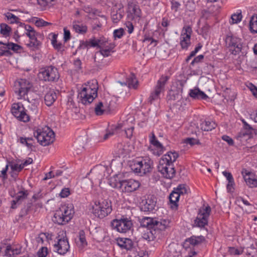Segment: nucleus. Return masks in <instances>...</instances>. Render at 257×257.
Listing matches in <instances>:
<instances>
[{
  "mask_svg": "<svg viewBox=\"0 0 257 257\" xmlns=\"http://www.w3.org/2000/svg\"><path fill=\"white\" fill-rule=\"evenodd\" d=\"M222 139L223 140L226 142L230 146H232L234 144L233 140L228 136L224 135L222 137Z\"/></svg>",
  "mask_w": 257,
  "mask_h": 257,
  "instance_id": "nucleus-61",
  "label": "nucleus"
},
{
  "mask_svg": "<svg viewBox=\"0 0 257 257\" xmlns=\"http://www.w3.org/2000/svg\"><path fill=\"white\" fill-rule=\"evenodd\" d=\"M38 76L40 80L49 82L56 81L59 78L57 69L52 66L42 68Z\"/></svg>",
  "mask_w": 257,
  "mask_h": 257,
  "instance_id": "nucleus-9",
  "label": "nucleus"
},
{
  "mask_svg": "<svg viewBox=\"0 0 257 257\" xmlns=\"http://www.w3.org/2000/svg\"><path fill=\"white\" fill-rule=\"evenodd\" d=\"M243 178L246 184L250 188H254L257 186V180L251 178V174L250 172H247L246 171L242 172Z\"/></svg>",
  "mask_w": 257,
  "mask_h": 257,
  "instance_id": "nucleus-25",
  "label": "nucleus"
},
{
  "mask_svg": "<svg viewBox=\"0 0 257 257\" xmlns=\"http://www.w3.org/2000/svg\"><path fill=\"white\" fill-rule=\"evenodd\" d=\"M54 249L60 254H65L69 250L70 246L68 239L65 235L62 234V236L59 235L57 243L54 245Z\"/></svg>",
  "mask_w": 257,
  "mask_h": 257,
  "instance_id": "nucleus-14",
  "label": "nucleus"
},
{
  "mask_svg": "<svg viewBox=\"0 0 257 257\" xmlns=\"http://www.w3.org/2000/svg\"><path fill=\"white\" fill-rule=\"evenodd\" d=\"M122 125L120 124H118L117 125H112L106 131V134L104 135L103 140L108 139L110 137L117 133L118 130L120 129Z\"/></svg>",
  "mask_w": 257,
  "mask_h": 257,
  "instance_id": "nucleus-31",
  "label": "nucleus"
},
{
  "mask_svg": "<svg viewBox=\"0 0 257 257\" xmlns=\"http://www.w3.org/2000/svg\"><path fill=\"white\" fill-rule=\"evenodd\" d=\"M18 141L22 145L31 149L33 146L34 140L32 138L20 137Z\"/></svg>",
  "mask_w": 257,
  "mask_h": 257,
  "instance_id": "nucleus-38",
  "label": "nucleus"
},
{
  "mask_svg": "<svg viewBox=\"0 0 257 257\" xmlns=\"http://www.w3.org/2000/svg\"><path fill=\"white\" fill-rule=\"evenodd\" d=\"M124 34V31L122 28L115 30L113 32V37L115 39H120Z\"/></svg>",
  "mask_w": 257,
  "mask_h": 257,
  "instance_id": "nucleus-52",
  "label": "nucleus"
},
{
  "mask_svg": "<svg viewBox=\"0 0 257 257\" xmlns=\"http://www.w3.org/2000/svg\"><path fill=\"white\" fill-rule=\"evenodd\" d=\"M92 209V213L96 217L103 218L109 215L112 210L111 201L108 199L95 201Z\"/></svg>",
  "mask_w": 257,
  "mask_h": 257,
  "instance_id": "nucleus-3",
  "label": "nucleus"
},
{
  "mask_svg": "<svg viewBox=\"0 0 257 257\" xmlns=\"http://www.w3.org/2000/svg\"><path fill=\"white\" fill-rule=\"evenodd\" d=\"M104 171L105 169L103 167H100V168H96L92 171L91 173L94 178V181L97 180L99 184H100L101 181L104 176Z\"/></svg>",
  "mask_w": 257,
  "mask_h": 257,
  "instance_id": "nucleus-27",
  "label": "nucleus"
},
{
  "mask_svg": "<svg viewBox=\"0 0 257 257\" xmlns=\"http://www.w3.org/2000/svg\"><path fill=\"white\" fill-rule=\"evenodd\" d=\"M95 112L96 115H100L106 110L102 102H99L95 106Z\"/></svg>",
  "mask_w": 257,
  "mask_h": 257,
  "instance_id": "nucleus-48",
  "label": "nucleus"
},
{
  "mask_svg": "<svg viewBox=\"0 0 257 257\" xmlns=\"http://www.w3.org/2000/svg\"><path fill=\"white\" fill-rule=\"evenodd\" d=\"M111 225L113 229L120 233H126L133 227V222L130 217L122 216L112 220Z\"/></svg>",
  "mask_w": 257,
  "mask_h": 257,
  "instance_id": "nucleus-8",
  "label": "nucleus"
},
{
  "mask_svg": "<svg viewBox=\"0 0 257 257\" xmlns=\"http://www.w3.org/2000/svg\"><path fill=\"white\" fill-rule=\"evenodd\" d=\"M73 64L77 71H79L81 69L82 63L80 60L79 59L75 60Z\"/></svg>",
  "mask_w": 257,
  "mask_h": 257,
  "instance_id": "nucleus-62",
  "label": "nucleus"
},
{
  "mask_svg": "<svg viewBox=\"0 0 257 257\" xmlns=\"http://www.w3.org/2000/svg\"><path fill=\"white\" fill-rule=\"evenodd\" d=\"M5 17L7 19V20L10 23V24H14V23H19L20 19L14 15L13 14L8 12L4 14Z\"/></svg>",
  "mask_w": 257,
  "mask_h": 257,
  "instance_id": "nucleus-43",
  "label": "nucleus"
},
{
  "mask_svg": "<svg viewBox=\"0 0 257 257\" xmlns=\"http://www.w3.org/2000/svg\"><path fill=\"white\" fill-rule=\"evenodd\" d=\"M12 29L7 24L2 23L0 25L1 34L4 37H8L10 36Z\"/></svg>",
  "mask_w": 257,
  "mask_h": 257,
  "instance_id": "nucleus-39",
  "label": "nucleus"
},
{
  "mask_svg": "<svg viewBox=\"0 0 257 257\" xmlns=\"http://www.w3.org/2000/svg\"><path fill=\"white\" fill-rule=\"evenodd\" d=\"M38 38L36 37L30 40L29 43L27 44V46L33 50L39 49L41 46V42L38 40Z\"/></svg>",
  "mask_w": 257,
  "mask_h": 257,
  "instance_id": "nucleus-36",
  "label": "nucleus"
},
{
  "mask_svg": "<svg viewBox=\"0 0 257 257\" xmlns=\"http://www.w3.org/2000/svg\"><path fill=\"white\" fill-rule=\"evenodd\" d=\"M143 42H150V44H154V46H156L158 44V41L154 39L152 37L147 36H145V38L143 40Z\"/></svg>",
  "mask_w": 257,
  "mask_h": 257,
  "instance_id": "nucleus-56",
  "label": "nucleus"
},
{
  "mask_svg": "<svg viewBox=\"0 0 257 257\" xmlns=\"http://www.w3.org/2000/svg\"><path fill=\"white\" fill-rule=\"evenodd\" d=\"M11 168L13 172H16V173H18L20 172L23 168V166L21 164L13 163L11 165ZM16 176L18 175L17 173L15 174Z\"/></svg>",
  "mask_w": 257,
  "mask_h": 257,
  "instance_id": "nucleus-51",
  "label": "nucleus"
},
{
  "mask_svg": "<svg viewBox=\"0 0 257 257\" xmlns=\"http://www.w3.org/2000/svg\"><path fill=\"white\" fill-rule=\"evenodd\" d=\"M168 79V76H163L158 80L154 89L148 98V103L152 104L153 101L160 99L161 93L164 91V86Z\"/></svg>",
  "mask_w": 257,
  "mask_h": 257,
  "instance_id": "nucleus-11",
  "label": "nucleus"
},
{
  "mask_svg": "<svg viewBox=\"0 0 257 257\" xmlns=\"http://www.w3.org/2000/svg\"><path fill=\"white\" fill-rule=\"evenodd\" d=\"M185 143L189 144L191 146H193L196 144H200L199 140L194 138H187L185 140Z\"/></svg>",
  "mask_w": 257,
  "mask_h": 257,
  "instance_id": "nucleus-55",
  "label": "nucleus"
},
{
  "mask_svg": "<svg viewBox=\"0 0 257 257\" xmlns=\"http://www.w3.org/2000/svg\"><path fill=\"white\" fill-rule=\"evenodd\" d=\"M156 205V201H152L151 199H147L145 204V209L148 211H153Z\"/></svg>",
  "mask_w": 257,
  "mask_h": 257,
  "instance_id": "nucleus-49",
  "label": "nucleus"
},
{
  "mask_svg": "<svg viewBox=\"0 0 257 257\" xmlns=\"http://www.w3.org/2000/svg\"><path fill=\"white\" fill-rule=\"evenodd\" d=\"M5 45L6 46V48L7 49L13 50L14 52L17 53L19 52V51L22 49L21 46L12 42L5 44Z\"/></svg>",
  "mask_w": 257,
  "mask_h": 257,
  "instance_id": "nucleus-47",
  "label": "nucleus"
},
{
  "mask_svg": "<svg viewBox=\"0 0 257 257\" xmlns=\"http://www.w3.org/2000/svg\"><path fill=\"white\" fill-rule=\"evenodd\" d=\"M22 27H23L25 30H26V35H27L28 34H30L31 33V32H33L34 30L33 28H32L30 25H25V24H22Z\"/></svg>",
  "mask_w": 257,
  "mask_h": 257,
  "instance_id": "nucleus-59",
  "label": "nucleus"
},
{
  "mask_svg": "<svg viewBox=\"0 0 257 257\" xmlns=\"http://www.w3.org/2000/svg\"><path fill=\"white\" fill-rule=\"evenodd\" d=\"M205 240L203 236H192L186 239V241L189 242L191 244L195 246L200 244Z\"/></svg>",
  "mask_w": 257,
  "mask_h": 257,
  "instance_id": "nucleus-37",
  "label": "nucleus"
},
{
  "mask_svg": "<svg viewBox=\"0 0 257 257\" xmlns=\"http://www.w3.org/2000/svg\"><path fill=\"white\" fill-rule=\"evenodd\" d=\"M184 87V83L181 81H178L174 83L169 92L170 98L173 100L178 99L181 96Z\"/></svg>",
  "mask_w": 257,
  "mask_h": 257,
  "instance_id": "nucleus-17",
  "label": "nucleus"
},
{
  "mask_svg": "<svg viewBox=\"0 0 257 257\" xmlns=\"http://www.w3.org/2000/svg\"><path fill=\"white\" fill-rule=\"evenodd\" d=\"M226 44L229 51L233 55H238L242 49V40L236 36H227L226 38Z\"/></svg>",
  "mask_w": 257,
  "mask_h": 257,
  "instance_id": "nucleus-10",
  "label": "nucleus"
},
{
  "mask_svg": "<svg viewBox=\"0 0 257 257\" xmlns=\"http://www.w3.org/2000/svg\"><path fill=\"white\" fill-rule=\"evenodd\" d=\"M179 157L176 152H169L161 158L158 166V170L166 178L171 179L175 174L174 163Z\"/></svg>",
  "mask_w": 257,
  "mask_h": 257,
  "instance_id": "nucleus-2",
  "label": "nucleus"
},
{
  "mask_svg": "<svg viewBox=\"0 0 257 257\" xmlns=\"http://www.w3.org/2000/svg\"><path fill=\"white\" fill-rule=\"evenodd\" d=\"M192 31L189 26H184L181 31L180 44L183 49H187L191 44L190 38Z\"/></svg>",
  "mask_w": 257,
  "mask_h": 257,
  "instance_id": "nucleus-15",
  "label": "nucleus"
},
{
  "mask_svg": "<svg viewBox=\"0 0 257 257\" xmlns=\"http://www.w3.org/2000/svg\"><path fill=\"white\" fill-rule=\"evenodd\" d=\"M151 135L152 136L150 138V142L155 148L154 150L152 149L153 153L156 156H159L163 153L165 148L158 141L154 133H152Z\"/></svg>",
  "mask_w": 257,
  "mask_h": 257,
  "instance_id": "nucleus-18",
  "label": "nucleus"
},
{
  "mask_svg": "<svg viewBox=\"0 0 257 257\" xmlns=\"http://www.w3.org/2000/svg\"><path fill=\"white\" fill-rule=\"evenodd\" d=\"M28 195L27 191H19L16 195L15 200H14L12 204V208H15L17 203H19L22 200L25 199Z\"/></svg>",
  "mask_w": 257,
  "mask_h": 257,
  "instance_id": "nucleus-32",
  "label": "nucleus"
},
{
  "mask_svg": "<svg viewBox=\"0 0 257 257\" xmlns=\"http://www.w3.org/2000/svg\"><path fill=\"white\" fill-rule=\"evenodd\" d=\"M21 250L22 247L20 245H8L5 250V255L7 257H12L15 255L20 254Z\"/></svg>",
  "mask_w": 257,
  "mask_h": 257,
  "instance_id": "nucleus-23",
  "label": "nucleus"
},
{
  "mask_svg": "<svg viewBox=\"0 0 257 257\" xmlns=\"http://www.w3.org/2000/svg\"><path fill=\"white\" fill-rule=\"evenodd\" d=\"M26 100H27L29 103L28 105V107L33 111L36 112L37 110L38 105L39 104V100L37 97L31 98L27 96Z\"/></svg>",
  "mask_w": 257,
  "mask_h": 257,
  "instance_id": "nucleus-33",
  "label": "nucleus"
},
{
  "mask_svg": "<svg viewBox=\"0 0 257 257\" xmlns=\"http://www.w3.org/2000/svg\"><path fill=\"white\" fill-rule=\"evenodd\" d=\"M107 43L106 41H104L105 45L103 47L100 48V50L99 52H97L95 53L94 56V61H96V56L102 55L103 57H108L110 55V52L112 49L113 48L112 45L110 46L109 47H107L106 46V44Z\"/></svg>",
  "mask_w": 257,
  "mask_h": 257,
  "instance_id": "nucleus-26",
  "label": "nucleus"
},
{
  "mask_svg": "<svg viewBox=\"0 0 257 257\" xmlns=\"http://www.w3.org/2000/svg\"><path fill=\"white\" fill-rule=\"evenodd\" d=\"M88 41L89 47L101 48L105 45L104 41L102 40L90 39Z\"/></svg>",
  "mask_w": 257,
  "mask_h": 257,
  "instance_id": "nucleus-45",
  "label": "nucleus"
},
{
  "mask_svg": "<svg viewBox=\"0 0 257 257\" xmlns=\"http://www.w3.org/2000/svg\"><path fill=\"white\" fill-rule=\"evenodd\" d=\"M117 245L122 250H131L134 246L133 241L128 238L118 237L115 240Z\"/></svg>",
  "mask_w": 257,
  "mask_h": 257,
  "instance_id": "nucleus-19",
  "label": "nucleus"
},
{
  "mask_svg": "<svg viewBox=\"0 0 257 257\" xmlns=\"http://www.w3.org/2000/svg\"><path fill=\"white\" fill-rule=\"evenodd\" d=\"M216 124L213 121L204 120L200 124V128L204 131H210L215 128Z\"/></svg>",
  "mask_w": 257,
  "mask_h": 257,
  "instance_id": "nucleus-30",
  "label": "nucleus"
},
{
  "mask_svg": "<svg viewBox=\"0 0 257 257\" xmlns=\"http://www.w3.org/2000/svg\"><path fill=\"white\" fill-rule=\"evenodd\" d=\"M57 98L56 93L53 90L49 91L45 95V103L48 106H51Z\"/></svg>",
  "mask_w": 257,
  "mask_h": 257,
  "instance_id": "nucleus-29",
  "label": "nucleus"
},
{
  "mask_svg": "<svg viewBox=\"0 0 257 257\" xmlns=\"http://www.w3.org/2000/svg\"><path fill=\"white\" fill-rule=\"evenodd\" d=\"M228 251L230 254L232 255H240L243 253L242 249H239L233 247H230L229 248Z\"/></svg>",
  "mask_w": 257,
  "mask_h": 257,
  "instance_id": "nucleus-54",
  "label": "nucleus"
},
{
  "mask_svg": "<svg viewBox=\"0 0 257 257\" xmlns=\"http://www.w3.org/2000/svg\"><path fill=\"white\" fill-rule=\"evenodd\" d=\"M98 89V82L96 79L88 81L78 89V102L84 105L90 104L97 97Z\"/></svg>",
  "mask_w": 257,
  "mask_h": 257,
  "instance_id": "nucleus-1",
  "label": "nucleus"
},
{
  "mask_svg": "<svg viewBox=\"0 0 257 257\" xmlns=\"http://www.w3.org/2000/svg\"><path fill=\"white\" fill-rule=\"evenodd\" d=\"M59 209L64 214L66 221L69 222L72 218L74 211L72 204L61 206Z\"/></svg>",
  "mask_w": 257,
  "mask_h": 257,
  "instance_id": "nucleus-20",
  "label": "nucleus"
},
{
  "mask_svg": "<svg viewBox=\"0 0 257 257\" xmlns=\"http://www.w3.org/2000/svg\"><path fill=\"white\" fill-rule=\"evenodd\" d=\"M119 187L122 188L125 192L130 193L137 190L140 186L139 181L134 180H123L118 183Z\"/></svg>",
  "mask_w": 257,
  "mask_h": 257,
  "instance_id": "nucleus-16",
  "label": "nucleus"
},
{
  "mask_svg": "<svg viewBox=\"0 0 257 257\" xmlns=\"http://www.w3.org/2000/svg\"><path fill=\"white\" fill-rule=\"evenodd\" d=\"M52 220L54 222L60 225L68 222V221H66L64 214L61 212V210H59V209L55 211Z\"/></svg>",
  "mask_w": 257,
  "mask_h": 257,
  "instance_id": "nucleus-28",
  "label": "nucleus"
},
{
  "mask_svg": "<svg viewBox=\"0 0 257 257\" xmlns=\"http://www.w3.org/2000/svg\"><path fill=\"white\" fill-rule=\"evenodd\" d=\"M170 224L168 219H164L160 221L155 218L145 217L141 219V225L144 227L153 228L154 232H157L159 230H164Z\"/></svg>",
  "mask_w": 257,
  "mask_h": 257,
  "instance_id": "nucleus-5",
  "label": "nucleus"
},
{
  "mask_svg": "<svg viewBox=\"0 0 257 257\" xmlns=\"http://www.w3.org/2000/svg\"><path fill=\"white\" fill-rule=\"evenodd\" d=\"M141 11L139 7L134 4H129L127 10V17L133 20L140 16Z\"/></svg>",
  "mask_w": 257,
  "mask_h": 257,
  "instance_id": "nucleus-21",
  "label": "nucleus"
},
{
  "mask_svg": "<svg viewBox=\"0 0 257 257\" xmlns=\"http://www.w3.org/2000/svg\"><path fill=\"white\" fill-rule=\"evenodd\" d=\"M210 212L211 208L209 206L200 208L194 221L196 226L199 227H203L207 225Z\"/></svg>",
  "mask_w": 257,
  "mask_h": 257,
  "instance_id": "nucleus-12",
  "label": "nucleus"
},
{
  "mask_svg": "<svg viewBox=\"0 0 257 257\" xmlns=\"http://www.w3.org/2000/svg\"><path fill=\"white\" fill-rule=\"evenodd\" d=\"M32 87V83L25 79H18L14 83V91L18 95V99L26 100L29 92Z\"/></svg>",
  "mask_w": 257,
  "mask_h": 257,
  "instance_id": "nucleus-7",
  "label": "nucleus"
},
{
  "mask_svg": "<svg viewBox=\"0 0 257 257\" xmlns=\"http://www.w3.org/2000/svg\"><path fill=\"white\" fill-rule=\"evenodd\" d=\"M152 165V161L149 158H145L135 160L131 165V169L142 176L151 172Z\"/></svg>",
  "mask_w": 257,
  "mask_h": 257,
  "instance_id": "nucleus-6",
  "label": "nucleus"
},
{
  "mask_svg": "<svg viewBox=\"0 0 257 257\" xmlns=\"http://www.w3.org/2000/svg\"><path fill=\"white\" fill-rule=\"evenodd\" d=\"M74 30L79 34H84L87 31V27L86 25L74 22L73 24Z\"/></svg>",
  "mask_w": 257,
  "mask_h": 257,
  "instance_id": "nucleus-35",
  "label": "nucleus"
},
{
  "mask_svg": "<svg viewBox=\"0 0 257 257\" xmlns=\"http://www.w3.org/2000/svg\"><path fill=\"white\" fill-rule=\"evenodd\" d=\"M26 110L21 103H15L12 105L11 112L19 120L23 122H28L30 116L27 113Z\"/></svg>",
  "mask_w": 257,
  "mask_h": 257,
  "instance_id": "nucleus-13",
  "label": "nucleus"
},
{
  "mask_svg": "<svg viewBox=\"0 0 257 257\" xmlns=\"http://www.w3.org/2000/svg\"><path fill=\"white\" fill-rule=\"evenodd\" d=\"M242 19L241 13H238L237 14H234L231 15V19L229 20V23L231 25L237 24L239 23Z\"/></svg>",
  "mask_w": 257,
  "mask_h": 257,
  "instance_id": "nucleus-46",
  "label": "nucleus"
},
{
  "mask_svg": "<svg viewBox=\"0 0 257 257\" xmlns=\"http://www.w3.org/2000/svg\"><path fill=\"white\" fill-rule=\"evenodd\" d=\"M34 135L38 143L43 146L50 145L55 139L54 133L48 127L38 129L34 133Z\"/></svg>",
  "mask_w": 257,
  "mask_h": 257,
  "instance_id": "nucleus-4",
  "label": "nucleus"
},
{
  "mask_svg": "<svg viewBox=\"0 0 257 257\" xmlns=\"http://www.w3.org/2000/svg\"><path fill=\"white\" fill-rule=\"evenodd\" d=\"M180 196L174 190L169 195V205L173 210H177L178 207V201Z\"/></svg>",
  "mask_w": 257,
  "mask_h": 257,
  "instance_id": "nucleus-24",
  "label": "nucleus"
},
{
  "mask_svg": "<svg viewBox=\"0 0 257 257\" xmlns=\"http://www.w3.org/2000/svg\"><path fill=\"white\" fill-rule=\"evenodd\" d=\"M174 190L180 196H183L188 192V189L186 185L181 184L177 186L176 188H174Z\"/></svg>",
  "mask_w": 257,
  "mask_h": 257,
  "instance_id": "nucleus-44",
  "label": "nucleus"
},
{
  "mask_svg": "<svg viewBox=\"0 0 257 257\" xmlns=\"http://www.w3.org/2000/svg\"><path fill=\"white\" fill-rule=\"evenodd\" d=\"M48 254V249L46 247H42L37 252L38 257H46Z\"/></svg>",
  "mask_w": 257,
  "mask_h": 257,
  "instance_id": "nucleus-53",
  "label": "nucleus"
},
{
  "mask_svg": "<svg viewBox=\"0 0 257 257\" xmlns=\"http://www.w3.org/2000/svg\"><path fill=\"white\" fill-rule=\"evenodd\" d=\"M204 58V55H199L195 57L191 63V65H194L195 63H198L201 62Z\"/></svg>",
  "mask_w": 257,
  "mask_h": 257,
  "instance_id": "nucleus-63",
  "label": "nucleus"
},
{
  "mask_svg": "<svg viewBox=\"0 0 257 257\" xmlns=\"http://www.w3.org/2000/svg\"><path fill=\"white\" fill-rule=\"evenodd\" d=\"M89 47V44L88 41H80V44L79 47H78L77 49H88Z\"/></svg>",
  "mask_w": 257,
  "mask_h": 257,
  "instance_id": "nucleus-57",
  "label": "nucleus"
},
{
  "mask_svg": "<svg viewBox=\"0 0 257 257\" xmlns=\"http://www.w3.org/2000/svg\"><path fill=\"white\" fill-rule=\"evenodd\" d=\"M27 36L29 38L30 40H31L34 38L41 36V34L37 33L35 30H34L33 32H31V33L28 34Z\"/></svg>",
  "mask_w": 257,
  "mask_h": 257,
  "instance_id": "nucleus-64",
  "label": "nucleus"
},
{
  "mask_svg": "<svg viewBox=\"0 0 257 257\" xmlns=\"http://www.w3.org/2000/svg\"><path fill=\"white\" fill-rule=\"evenodd\" d=\"M249 29L251 33H257V15L251 17L249 22Z\"/></svg>",
  "mask_w": 257,
  "mask_h": 257,
  "instance_id": "nucleus-42",
  "label": "nucleus"
},
{
  "mask_svg": "<svg viewBox=\"0 0 257 257\" xmlns=\"http://www.w3.org/2000/svg\"><path fill=\"white\" fill-rule=\"evenodd\" d=\"M123 15L120 12L113 11L111 14V19L113 23H117L122 18Z\"/></svg>",
  "mask_w": 257,
  "mask_h": 257,
  "instance_id": "nucleus-50",
  "label": "nucleus"
},
{
  "mask_svg": "<svg viewBox=\"0 0 257 257\" xmlns=\"http://www.w3.org/2000/svg\"><path fill=\"white\" fill-rule=\"evenodd\" d=\"M69 194V189L68 188H64L61 190L60 193V196L62 198H65L68 197Z\"/></svg>",
  "mask_w": 257,
  "mask_h": 257,
  "instance_id": "nucleus-60",
  "label": "nucleus"
},
{
  "mask_svg": "<svg viewBox=\"0 0 257 257\" xmlns=\"http://www.w3.org/2000/svg\"><path fill=\"white\" fill-rule=\"evenodd\" d=\"M146 228L142 236L143 238L148 241L153 240L156 238V232H154L153 228Z\"/></svg>",
  "mask_w": 257,
  "mask_h": 257,
  "instance_id": "nucleus-34",
  "label": "nucleus"
},
{
  "mask_svg": "<svg viewBox=\"0 0 257 257\" xmlns=\"http://www.w3.org/2000/svg\"><path fill=\"white\" fill-rule=\"evenodd\" d=\"M70 32L66 28H64V40L67 42L70 39Z\"/></svg>",
  "mask_w": 257,
  "mask_h": 257,
  "instance_id": "nucleus-58",
  "label": "nucleus"
},
{
  "mask_svg": "<svg viewBox=\"0 0 257 257\" xmlns=\"http://www.w3.org/2000/svg\"><path fill=\"white\" fill-rule=\"evenodd\" d=\"M189 95L195 99L206 100L208 98V96L203 91L197 87L190 90Z\"/></svg>",
  "mask_w": 257,
  "mask_h": 257,
  "instance_id": "nucleus-22",
  "label": "nucleus"
},
{
  "mask_svg": "<svg viewBox=\"0 0 257 257\" xmlns=\"http://www.w3.org/2000/svg\"><path fill=\"white\" fill-rule=\"evenodd\" d=\"M77 244L79 246L83 247L87 245V241L85 238V232L81 230L79 232L78 240L76 241Z\"/></svg>",
  "mask_w": 257,
  "mask_h": 257,
  "instance_id": "nucleus-40",
  "label": "nucleus"
},
{
  "mask_svg": "<svg viewBox=\"0 0 257 257\" xmlns=\"http://www.w3.org/2000/svg\"><path fill=\"white\" fill-rule=\"evenodd\" d=\"M127 83L128 87L137 89L138 86V81L135 75H131L127 79Z\"/></svg>",
  "mask_w": 257,
  "mask_h": 257,
  "instance_id": "nucleus-41",
  "label": "nucleus"
}]
</instances>
